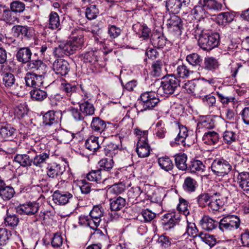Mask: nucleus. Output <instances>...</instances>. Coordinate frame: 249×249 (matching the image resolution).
<instances>
[{
  "label": "nucleus",
  "instance_id": "7c9ffc66",
  "mask_svg": "<svg viewBox=\"0 0 249 249\" xmlns=\"http://www.w3.org/2000/svg\"><path fill=\"white\" fill-rule=\"evenodd\" d=\"M239 43L240 39L238 36L230 35L222 44V48L225 51L233 52L237 49Z\"/></svg>",
  "mask_w": 249,
  "mask_h": 249
},
{
  "label": "nucleus",
  "instance_id": "13d9d810",
  "mask_svg": "<svg viewBox=\"0 0 249 249\" xmlns=\"http://www.w3.org/2000/svg\"><path fill=\"white\" fill-rule=\"evenodd\" d=\"M214 127V121L210 117H206L197 124V128L196 130V134L197 135L200 133V129H212Z\"/></svg>",
  "mask_w": 249,
  "mask_h": 249
},
{
  "label": "nucleus",
  "instance_id": "a211bd4d",
  "mask_svg": "<svg viewBox=\"0 0 249 249\" xmlns=\"http://www.w3.org/2000/svg\"><path fill=\"white\" fill-rule=\"evenodd\" d=\"M31 27L26 25H16L12 28L13 35L20 39H29L32 37Z\"/></svg>",
  "mask_w": 249,
  "mask_h": 249
},
{
  "label": "nucleus",
  "instance_id": "5fc2aeb1",
  "mask_svg": "<svg viewBox=\"0 0 249 249\" xmlns=\"http://www.w3.org/2000/svg\"><path fill=\"white\" fill-rule=\"evenodd\" d=\"M167 133V129L165 128V124L162 121H159L155 124L154 130V134L159 139L165 138Z\"/></svg>",
  "mask_w": 249,
  "mask_h": 249
},
{
  "label": "nucleus",
  "instance_id": "ea45409f",
  "mask_svg": "<svg viewBox=\"0 0 249 249\" xmlns=\"http://www.w3.org/2000/svg\"><path fill=\"white\" fill-rule=\"evenodd\" d=\"M198 186L197 181L192 177L188 176L184 180L182 188L185 192L191 194L196 190Z\"/></svg>",
  "mask_w": 249,
  "mask_h": 249
},
{
  "label": "nucleus",
  "instance_id": "9b49d317",
  "mask_svg": "<svg viewBox=\"0 0 249 249\" xmlns=\"http://www.w3.org/2000/svg\"><path fill=\"white\" fill-rule=\"evenodd\" d=\"M206 20H198L196 21H191L186 23V27L187 31L195 36L196 38L197 36L199 38L201 35L204 34L205 31H208L206 29L205 23Z\"/></svg>",
  "mask_w": 249,
  "mask_h": 249
},
{
  "label": "nucleus",
  "instance_id": "c85d7f7f",
  "mask_svg": "<svg viewBox=\"0 0 249 249\" xmlns=\"http://www.w3.org/2000/svg\"><path fill=\"white\" fill-rule=\"evenodd\" d=\"M219 65L217 59L213 57H207L205 58L203 66L198 67V70H204L207 71L214 72L218 69Z\"/></svg>",
  "mask_w": 249,
  "mask_h": 249
},
{
  "label": "nucleus",
  "instance_id": "09e8293b",
  "mask_svg": "<svg viewBox=\"0 0 249 249\" xmlns=\"http://www.w3.org/2000/svg\"><path fill=\"white\" fill-rule=\"evenodd\" d=\"M132 29L136 33H140L141 35V36L144 39H148L151 33L150 29L146 25L142 24L139 22L134 24Z\"/></svg>",
  "mask_w": 249,
  "mask_h": 249
},
{
  "label": "nucleus",
  "instance_id": "39448f33",
  "mask_svg": "<svg viewBox=\"0 0 249 249\" xmlns=\"http://www.w3.org/2000/svg\"><path fill=\"white\" fill-rule=\"evenodd\" d=\"M138 101L142 106L143 110H152L160 102L158 93L153 91L143 92L141 94Z\"/></svg>",
  "mask_w": 249,
  "mask_h": 249
},
{
  "label": "nucleus",
  "instance_id": "052dcab7",
  "mask_svg": "<svg viewBox=\"0 0 249 249\" xmlns=\"http://www.w3.org/2000/svg\"><path fill=\"white\" fill-rule=\"evenodd\" d=\"M2 75L3 84L8 88L16 85L18 87V83H16V78L14 75L10 72H3Z\"/></svg>",
  "mask_w": 249,
  "mask_h": 249
},
{
  "label": "nucleus",
  "instance_id": "f257e3e1",
  "mask_svg": "<svg viewBox=\"0 0 249 249\" xmlns=\"http://www.w3.org/2000/svg\"><path fill=\"white\" fill-rule=\"evenodd\" d=\"M80 88L84 94V98L83 102L79 104V109L73 107H71L68 109L73 119L76 121H83L86 116L93 115L95 110L94 105L89 102V100H86L89 97L88 93L84 90L82 85H80Z\"/></svg>",
  "mask_w": 249,
  "mask_h": 249
},
{
  "label": "nucleus",
  "instance_id": "774afa93",
  "mask_svg": "<svg viewBox=\"0 0 249 249\" xmlns=\"http://www.w3.org/2000/svg\"><path fill=\"white\" fill-rule=\"evenodd\" d=\"M100 167L99 170L101 172L103 170L105 171H110L114 165V161L112 159L103 158L98 162Z\"/></svg>",
  "mask_w": 249,
  "mask_h": 249
},
{
  "label": "nucleus",
  "instance_id": "a878e982",
  "mask_svg": "<svg viewBox=\"0 0 249 249\" xmlns=\"http://www.w3.org/2000/svg\"><path fill=\"white\" fill-rule=\"evenodd\" d=\"M32 56V51L28 47L18 48L16 54L17 61L22 64H26L30 61Z\"/></svg>",
  "mask_w": 249,
  "mask_h": 249
},
{
  "label": "nucleus",
  "instance_id": "69168bd1",
  "mask_svg": "<svg viewBox=\"0 0 249 249\" xmlns=\"http://www.w3.org/2000/svg\"><path fill=\"white\" fill-rule=\"evenodd\" d=\"M86 178L90 181L100 183L103 180L101 170H92L86 175Z\"/></svg>",
  "mask_w": 249,
  "mask_h": 249
},
{
  "label": "nucleus",
  "instance_id": "cd10ccee",
  "mask_svg": "<svg viewBox=\"0 0 249 249\" xmlns=\"http://www.w3.org/2000/svg\"><path fill=\"white\" fill-rule=\"evenodd\" d=\"M17 136V130L11 124H3L0 127V136L6 140H12Z\"/></svg>",
  "mask_w": 249,
  "mask_h": 249
},
{
  "label": "nucleus",
  "instance_id": "0eeeda50",
  "mask_svg": "<svg viewBox=\"0 0 249 249\" xmlns=\"http://www.w3.org/2000/svg\"><path fill=\"white\" fill-rule=\"evenodd\" d=\"M218 101L223 107H226L231 103L233 104L237 102L234 90L232 88L227 87H219L214 92Z\"/></svg>",
  "mask_w": 249,
  "mask_h": 249
},
{
  "label": "nucleus",
  "instance_id": "0e129e2a",
  "mask_svg": "<svg viewBox=\"0 0 249 249\" xmlns=\"http://www.w3.org/2000/svg\"><path fill=\"white\" fill-rule=\"evenodd\" d=\"M60 89L68 97H71L73 93L76 92L77 87L74 84L64 82L61 83Z\"/></svg>",
  "mask_w": 249,
  "mask_h": 249
},
{
  "label": "nucleus",
  "instance_id": "2eb2a0df",
  "mask_svg": "<svg viewBox=\"0 0 249 249\" xmlns=\"http://www.w3.org/2000/svg\"><path fill=\"white\" fill-rule=\"evenodd\" d=\"M69 44L73 53L82 48L84 45V39L83 33L81 30L72 32V36L70 40L67 41Z\"/></svg>",
  "mask_w": 249,
  "mask_h": 249
},
{
  "label": "nucleus",
  "instance_id": "6e6552de",
  "mask_svg": "<svg viewBox=\"0 0 249 249\" xmlns=\"http://www.w3.org/2000/svg\"><path fill=\"white\" fill-rule=\"evenodd\" d=\"M211 168L215 175L221 177L228 175L232 168L230 162L223 158L214 160Z\"/></svg>",
  "mask_w": 249,
  "mask_h": 249
},
{
  "label": "nucleus",
  "instance_id": "7ed1b4c3",
  "mask_svg": "<svg viewBox=\"0 0 249 249\" xmlns=\"http://www.w3.org/2000/svg\"><path fill=\"white\" fill-rule=\"evenodd\" d=\"M201 6H196L191 11L192 14L195 16L196 18L205 20L207 17V13L205 9L214 11H219L222 9L223 5L216 0H199Z\"/></svg>",
  "mask_w": 249,
  "mask_h": 249
},
{
  "label": "nucleus",
  "instance_id": "6ab92c4d",
  "mask_svg": "<svg viewBox=\"0 0 249 249\" xmlns=\"http://www.w3.org/2000/svg\"><path fill=\"white\" fill-rule=\"evenodd\" d=\"M190 0H166V9L174 14L178 13L181 8L186 7Z\"/></svg>",
  "mask_w": 249,
  "mask_h": 249
},
{
  "label": "nucleus",
  "instance_id": "e2e57ef3",
  "mask_svg": "<svg viewBox=\"0 0 249 249\" xmlns=\"http://www.w3.org/2000/svg\"><path fill=\"white\" fill-rule=\"evenodd\" d=\"M15 194V189L10 185H6L2 191H0V197L4 201L9 200Z\"/></svg>",
  "mask_w": 249,
  "mask_h": 249
},
{
  "label": "nucleus",
  "instance_id": "37998d69",
  "mask_svg": "<svg viewBox=\"0 0 249 249\" xmlns=\"http://www.w3.org/2000/svg\"><path fill=\"white\" fill-rule=\"evenodd\" d=\"M110 208L112 211H119L124 207L126 204L125 198L117 196L109 199Z\"/></svg>",
  "mask_w": 249,
  "mask_h": 249
},
{
  "label": "nucleus",
  "instance_id": "20e7f679",
  "mask_svg": "<svg viewBox=\"0 0 249 249\" xmlns=\"http://www.w3.org/2000/svg\"><path fill=\"white\" fill-rule=\"evenodd\" d=\"M197 41L200 48L209 51L218 46L220 42V35L208 30L201 35Z\"/></svg>",
  "mask_w": 249,
  "mask_h": 249
},
{
  "label": "nucleus",
  "instance_id": "de8ad7c7",
  "mask_svg": "<svg viewBox=\"0 0 249 249\" xmlns=\"http://www.w3.org/2000/svg\"><path fill=\"white\" fill-rule=\"evenodd\" d=\"M97 52L91 50L82 54V59L85 63H89L91 65H95L97 64L99 57Z\"/></svg>",
  "mask_w": 249,
  "mask_h": 249
},
{
  "label": "nucleus",
  "instance_id": "423d86ee",
  "mask_svg": "<svg viewBox=\"0 0 249 249\" xmlns=\"http://www.w3.org/2000/svg\"><path fill=\"white\" fill-rule=\"evenodd\" d=\"M241 224L240 217L236 215L227 214L221 218L218 223V228L223 232H229L238 229Z\"/></svg>",
  "mask_w": 249,
  "mask_h": 249
},
{
  "label": "nucleus",
  "instance_id": "680f3d73",
  "mask_svg": "<svg viewBox=\"0 0 249 249\" xmlns=\"http://www.w3.org/2000/svg\"><path fill=\"white\" fill-rule=\"evenodd\" d=\"M99 14V9L95 4H89L86 9V17L89 20L95 19Z\"/></svg>",
  "mask_w": 249,
  "mask_h": 249
},
{
  "label": "nucleus",
  "instance_id": "4468645a",
  "mask_svg": "<svg viewBox=\"0 0 249 249\" xmlns=\"http://www.w3.org/2000/svg\"><path fill=\"white\" fill-rule=\"evenodd\" d=\"M43 75L33 72H28L24 76V81L26 87L34 89L42 86Z\"/></svg>",
  "mask_w": 249,
  "mask_h": 249
},
{
  "label": "nucleus",
  "instance_id": "aec40b11",
  "mask_svg": "<svg viewBox=\"0 0 249 249\" xmlns=\"http://www.w3.org/2000/svg\"><path fill=\"white\" fill-rule=\"evenodd\" d=\"M61 113L54 110H49L44 114L42 118V124L46 126L55 127L57 125L59 120V116Z\"/></svg>",
  "mask_w": 249,
  "mask_h": 249
},
{
  "label": "nucleus",
  "instance_id": "ddd939ff",
  "mask_svg": "<svg viewBox=\"0 0 249 249\" xmlns=\"http://www.w3.org/2000/svg\"><path fill=\"white\" fill-rule=\"evenodd\" d=\"M39 207V203L34 201L20 204L16 209L17 212L20 215H32L38 212Z\"/></svg>",
  "mask_w": 249,
  "mask_h": 249
},
{
  "label": "nucleus",
  "instance_id": "bb28decb",
  "mask_svg": "<svg viewBox=\"0 0 249 249\" xmlns=\"http://www.w3.org/2000/svg\"><path fill=\"white\" fill-rule=\"evenodd\" d=\"M220 136L214 131L208 130L205 132L202 137L203 142L209 145L219 144L221 142Z\"/></svg>",
  "mask_w": 249,
  "mask_h": 249
},
{
  "label": "nucleus",
  "instance_id": "4be33fe9",
  "mask_svg": "<svg viewBox=\"0 0 249 249\" xmlns=\"http://www.w3.org/2000/svg\"><path fill=\"white\" fill-rule=\"evenodd\" d=\"M175 70L172 76L175 77L177 79H184L189 77V76L193 73V71L190 70L188 67L184 64L181 65H174Z\"/></svg>",
  "mask_w": 249,
  "mask_h": 249
},
{
  "label": "nucleus",
  "instance_id": "5701e85b",
  "mask_svg": "<svg viewBox=\"0 0 249 249\" xmlns=\"http://www.w3.org/2000/svg\"><path fill=\"white\" fill-rule=\"evenodd\" d=\"M104 212L105 209L102 206L99 205L93 206L89 214L92 220V223H93V227L96 228L99 227L101 221V217L104 216Z\"/></svg>",
  "mask_w": 249,
  "mask_h": 249
},
{
  "label": "nucleus",
  "instance_id": "49530a36",
  "mask_svg": "<svg viewBox=\"0 0 249 249\" xmlns=\"http://www.w3.org/2000/svg\"><path fill=\"white\" fill-rule=\"evenodd\" d=\"M175 163L177 168L181 171H187L188 165L186 163L187 156L184 153L177 154L174 156Z\"/></svg>",
  "mask_w": 249,
  "mask_h": 249
},
{
  "label": "nucleus",
  "instance_id": "8fccbe9b",
  "mask_svg": "<svg viewBox=\"0 0 249 249\" xmlns=\"http://www.w3.org/2000/svg\"><path fill=\"white\" fill-rule=\"evenodd\" d=\"M212 196L210 203L208 206L209 208L213 211H217L223 207L224 202L220 198V194L219 193H215Z\"/></svg>",
  "mask_w": 249,
  "mask_h": 249
},
{
  "label": "nucleus",
  "instance_id": "6e6d98bb",
  "mask_svg": "<svg viewBox=\"0 0 249 249\" xmlns=\"http://www.w3.org/2000/svg\"><path fill=\"white\" fill-rule=\"evenodd\" d=\"M99 137L91 136L89 137L85 142L86 147L93 152H96L100 147V146L98 142Z\"/></svg>",
  "mask_w": 249,
  "mask_h": 249
},
{
  "label": "nucleus",
  "instance_id": "a18cd8bd",
  "mask_svg": "<svg viewBox=\"0 0 249 249\" xmlns=\"http://www.w3.org/2000/svg\"><path fill=\"white\" fill-rule=\"evenodd\" d=\"M31 153L32 151H28L27 154H17L14 160L22 167H30L32 166V157L29 154Z\"/></svg>",
  "mask_w": 249,
  "mask_h": 249
},
{
  "label": "nucleus",
  "instance_id": "338daca9",
  "mask_svg": "<svg viewBox=\"0 0 249 249\" xmlns=\"http://www.w3.org/2000/svg\"><path fill=\"white\" fill-rule=\"evenodd\" d=\"M118 146L114 143H111L107 145L104 148V153L108 158L112 159L115 157L119 152Z\"/></svg>",
  "mask_w": 249,
  "mask_h": 249
},
{
  "label": "nucleus",
  "instance_id": "f3484780",
  "mask_svg": "<svg viewBox=\"0 0 249 249\" xmlns=\"http://www.w3.org/2000/svg\"><path fill=\"white\" fill-rule=\"evenodd\" d=\"M128 202L131 204H136L143 201L145 197L144 193L139 186L133 187L131 188L127 192Z\"/></svg>",
  "mask_w": 249,
  "mask_h": 249
},
{
  "label": "nucleus",
  "instance_id": "f704fd0d",
  "mask_svg": "<svg viewBox=\"0 0 249 249\" xmlns=\"http://www.w3.org/2000/svg\"><path fill=\"white\" fill-rule=\"evenodd\" d=\"M205 166L202 161L193 159L188 164L187 171L191 174H201L204 172Z\"/></svg>",
  "mask_w": 249,
  "mask_h": 249
},
{
  "label": "nucleus",
  "instance_id": "f8f14e48",
  "mask_svg": "<svg viewBox=\"0 0 249 249\" xmlns=\"http://www.w3.org/2000/svg\"><path fill=\"white\" fill-rule=\"evenodd\" d=\"M65 172V165L56 162L48 164L46 168L47 175L49 178H52L61 179V180H65L63 177Z\"/></svg>",
  "mask_w": 249,
  "mask_h": 249
},
{
  "label": "nucleus",
  "instance_id": "1a4fd4ad",
  "mask_svg": "<svg viewBox=\"0 0 249 249\" xmlns=\"http://www.w3.org/2000/svg\"><path fill=\"white\" fill-rule=\"evenodd\" d=\"M166 25L173 40L179 38L183 29L182 19L179 17L173 15L167 20Z\"/></svg>",
  "mask_w": 249,
  "mask_h": 249
},
{
  "label": "nucleus",
  "instance_id": "72a5a7b5",
  "mask_svg": "<svg viewBox=\"0 0 249 249\" xmlns=\"http://www.w3.org/2000/svg\"><path fill=\"white\" fill-rule=\"evenodd\" d=\"M167 220H163L162 225L163 228L165 230H169L174 228L176 225H178L180 221V216L178 214H176L175 213H168L165 215Z\"/></svg>",
  "mask_w": 249,
  "mask_h": 249
},
{
  "label": "nucleus",
  "instance_id": "dca6fc26",
  "mask_svg": "<svg viewBox=\"0 0 249 249\" xmlns=\"http://www.w3.org/2000/svg\"><path fill=\"white\" fill-rule=\"evenodd\" d=\"M70 69L69 63L63 59H56L52 65V70L56 74L60 76H66L68 74Z\"/></svg>",
  "mask_w": 249,
  "mask_h": 249
},
{
  "label": "nucleus",
  "instance_id": "3c124183",
  "mask_svg": "<svg viewBox=\"0 0 249 249\" xmlns=\"http://www.w3.org/2000/svg\"><path fill=\"white\" fill-rule=\"evenodd\" d=\"M163 61L160 59L152 62L150 74L154 77H160L162 75Z\"/></svg>",
  "mask_w": 249,
  "mask_h": 249
},
{
  "label": "nucleus",
  "instance_id": "4d7b16f0",
  "mask_svg": "<svg viewBox=\"0 0 249 249\" xmlns=\"http://www.w3.org/2000/svg\"><path fill=\"white\" fill-rule=\"evenodd\" d=\"M212 196L209 194L205 192L199 194L196 198L198 206L202 208H205L207 206H208L210 203Z\"/></svg>",
  "mask_w": 249,
  "mask_h": 249
},
{
  "label": "nucleus",
  "instance_id": "b1692460",
  "mask_svg": "<svg viewBox=\"0 0 249 249\" xmlns=\"http://www.w3.org/2000/svg\"><path fill=\"white\" fill-rule=\"evenodd\" d=\"M35 153V156L32 157V166L42 168L46 163V161L50 157V152L45 150L43 152H37L32 150Z\"/></svg>",
  "mask_w": 249,
  "mask_h": 249
},
{
  "label": "nucleus",
  "instance_id": "603ef678",
  "mask_svg": "<svg viewBox=\"0 0 249 249\" xmlns=\"http://www.w3.org/2000/svg\"><path fill=\"white\" fill-rule=\"evenodd\" d=\"M208 87L207 81L204 78H202L200 81H197L196 85V95H197L202 98V96H204V94L207 92Z\"/></svg>",
  "mask_w": 249,
  "mask_h": 249
},
{
  "label": "nucleus",
  "instance_id": "4c0bfd02",
  "mask_svg": "<svg viewBox=\"0 0 249 249\" xmlns=\"http://www.w3.org/2000/svg\"><path fill=\"white\" fill-rule=\"evenodd\" d=\"M48 28L53 30H60L62 28L60 17L55 12H51L49 15Z\"/></svg>",
  "mask_w": 249,
  "mask_h": 249
},
{
  "label": "nucleus",
  "instance_id": "bf43d9fd",
  "mask_svg": "<svg viewBox=\"0 0 249 249\" xmlns=\"http://www.w3.org/2000/svg\"><path fill=\"white\" fill-rule=\"evenodd\" d=\"M186 60L193 67H201L202 62V57L197 53H192L187 55Z\"/></svg>",
  "mask_w": 249,
  "mask_h": 249
},
{
  "label": "nucleus",
  "instance_id": "9d476101",
  "mask_svg": "<svg viewBox=\"0 0 249 249\" xmlns=\"http://www.w3.org/2000/svg\"><path fill=\"white\" fill-rule=\"evenodd\" d=\"M180 86V80L176 79L171 74H167L162 78L159 90L166 95L172 94Z\"/></svg>",
  "mask_w": 249,
  "mask_h": 249
},
{
  "label": "nucleus",
  "instance_id": "393cba45",
  "mask_svg": "<svg viewBox=\"0 0 249 249\" xmlns=\"http://www.w3.org/2000/svg\"><path fill=\"white\" fill-rule=\"evenodd\" d=\"M73 196L68 192L55 191L52 195L54 203L58 205H65L67 204Z\"/></svg>",
  "mask_w": 249,
  "mask_h": 249
},
{
  "label": "nucleus",
  "instance_id": "864d4df0",
  "mask_svg": "<svg viewBox=\"0 0 249 249\" xmlns=\"http://www.w3.org/2000/svg\"><path fill=\"white\" fill-rule=\"evenodd\" d=\"M31 98L34 101L41 102L45 99L48 96L47 93L38 88L34 89L30 92Z\"/></svg>",
  "mask_w": 249,
  "mask_h": 249
},
{
  "label": "nucleus",
  "instance_id": "79ce46f5",
  "mask_svg": "<svg viewBox=\"0 0 249 249\" xmlns=\"http://www.w3.org/2000/svg\"><path fill=\"white\" fill-rule=\"evenodd\" d=\"M199 223L204 230L210 231L215 229L218 226L219 222L208 215H204L200 220Z\"/></svg>",
  "mask_w": 249,
  "mask_h": 249
},
{
  "label": "nucleus",
  "instance_id": "f03ea898",
  "mask_svg": "<svg viewBox=\"0 0 249 249\" xmlns=\"http://www.w3.org/2000/svg\"><path fill=\"white\" fill-rule=\"evenodd\" d=\"M118 126L117 124L106 122L99 117H92L90 125L92 132L100 134L104 138L113 136Z\"/></svg>",
  "mask_w": 249,
  "mask_h": 249
},
{
  "label": "nucleus",
  "instance_id": "c756f323",
  "mask_svg": "<svg viewBox=\"0 0 249 249\" xmlns=\"http://www.w3.org/2000/svg\"><path fill=\"white\" fill-rule=\"evenodd\" d=\"M136 151L140 158L148 157L150 153V147L148 141H145V139L143 137L137 142Z\"/></svg>",
  "mask_w": 249,
  "mask_h": 249
},
{
  "label": "nucleus",
  "instance_id": "c9c22d12",
  "mask_svg": "<svg viewBox=\"0 0 249 249\" xmlns=\"http://www.w3.org/2000/svg\"><path fill=\"white\" fill-rule=\"evenodd\" d=\"M168 41L162 34L153 33L150 37V42L153 47L158 49L163 48Z\"/></svg>",
  "mask_w": 249,
  "mask_h": 249
},
{
  "label": "nucleus",
  "instance_id": "58836bf2",
  "mask_svg": "<svg viewBox=\"0 0 249 249\" xmlns=\"http://www.w3.org/2000/svg\"><path fill=\"white\" fill-rule=\"evenodd\" d=\"M54 131L55 137H57V140L64 143H69L74 137V133L62 128L58 130L57 128H55Z\"/></svg>",
  "mask_w": 249,
  "mask_h": 249
},
{
  "label": "nucleus",
  "instance_id": "e433bc0d",
  "mask_svg": "<svg viewBox=\"0 0 249 249\" xmlns=\"http://www.w3.org/2000/svg\"><path fill=\"white\" fill-rule=\"evenodd\" d=\"M0 20H2L6 23H11L15 21L16 18L13 16V11L5 5L0 4Z\"/></svg>",
  "mask_w": 249,
  "mask_h": 249
},
{
  "label": "nucleus",
  "instance_id": "412c9836",
  "mask_svg": "<svg viewBox=\"0 0 249 249\" xmlns=\"http://www.w3.org/2000/svg\"><path fill=\"white\" fill-rule=\"evenodd\" d=\"M26 64L28 70L32 71L33 72L36 71L37 74L41 75H44L47 72V66L41 59H31Z\"/></svg>",
  "mask_w": 249,
  "mask_h": 249
},
{
  "label": "nucleus",
  "instance_id": "473e14b6",
  "mask_svg": "<svg viewBox=\"0 0 249 249\" xmlns=\"http://www.w3.org/2000/svg\"><path fill=\"white\" fill-rule=\"evenodd\" d=\"M237 182L239 187L246 194L249 195V172H242L238 173Z\"/></svg>",
  "mask_w": 249,
  "mask_h": 249
},
{
  "label": "nucleus",
  "instance_id": "2f4dec72",
  "mask_svg": "<svg viewBox=\"0 0 249 249\" xmlns=\"http://www.w3.org/2000/svg\"><path fill=\"white\" fill-rule=\"evenodd\" d=\"M19 223V218L18 216L15 213H10L7 210L4 218V226L11 230H14L17 228Z\"/></svg>",
  "mask_w": 249,
  "mask_h": 249
},
{
  "label": "nucleus",
  "instance_id": "a19ab883",
  "mask_svg": "<svg viewBox=\"0 0 249 249\" xmlns=\"http://www.w3.org/2000/svg\"><path fill=\"white\" fill-rule=\"evenodd\" d=\"M234 18L235 15L232 12H222L217 15L216 22L219 25L225 26L231 23Z\"/></svg>",
  "mask_w": 249,
  "mask_h": 249
},
{
  "label": "nucleus",
  "instance_id": "c03bdc74",
  "mask_svg": "<svg viewBox=\"0 0 249 249\" xmlns=\"http://www.w3.org/2000/svg\"><path fill=\"white\" fill-rule=\"evenodd\" d=\"M157 162L160 168L166 172H168L172 171L174 167V165L172 160L167 156L159 158L157 160Z\"/></svg>",
  "mask_w": 249,
  "mask_h": 249
}]
</instances>
